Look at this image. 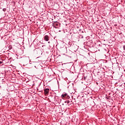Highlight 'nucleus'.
<instances>
[{"instance_id": "obj_1", "label": "nucleus", "mask_w": 125, "mask_h": 125, "mask_svg": "<svg viewBox=\"0 0 125 125\" xmlns=\"http://www.w3.org/2000/svg\"><path fill=\"white\" fill-rule=\"evenodd\" d=\"M33 54L40 55V54H42V51L39 49H35L33 51Z\"/></svg>"}, {"instance_id": "obj_2", "label": "nucleus", "mask_w": 125, "mask_h": 125, "mask_svg": "<svg viewBox=\"0 0 125 125\" xmlns=\"http://www.w3.org/2000/svg\"><path fill=\"white\" fill-rule=\"evenodd\" d=\"M33 43L35 47H36V46H39V41L38 40V39L34 40L33 42Z\"/></svg>"}, {"instance_id": "obj_3", "label": "nucleus", "mask_w": 125, "mask_h": 125, "mask_svg": "<svg viewBox=\"0 0 125 125\" xmlns=\"http://www.w3.org/2000/svg\"><path fill=\"white\" fill-rule=\"evenodd\" d=\"M53 26L54 28H59V22L55 21L53 23Z\"/></svg>"}, {"instance_id": "obj_4", "label": "nucleus", "mask_w": 125, "mask_h": 125, "mask_svg": "<svg viewBox=\"0 0 125 125\" xmlns=\"http://www.w3.org/2000/svg\"><path fill=\"white\" fill-rule=\"evenodd\" d=\"M43 40L45 42H48L49 41V36H48V35H44L43 37Z\"/></svg>"}, {"instance_id": "obj_5", "label": "nucleus", "mask_w": 125, "mask_h": 125, "mask_svg": "<svg viewBox=\"0 0 125 125\" xmlns=\"http://www.w3.org/2000/svg\"><path fill=\"white\" fill-rule=\"evenodd\" d=\"M44 94L46 95H47V94H48V93H49V88L44 89Z\"/></svg>"}, {"instance_id": "obj_6", "label": "nucleus", "mask_w": 125, "mask_h": 125, "mask_svg": "<svg viewBox=\"0 0 125 125\" xmlns=\"http://www.w3.org/2000/svg\"><path fill=\"white\" fill-rule=\"evenodd\" d=\"M67 95H68V94L65 93L64 94H62L61 96L62 97V98H66Z\"/></svg>"}, {"instance_id": "obj_7", "label": "nucleus", "mask_w": 125, "mask_h": 125, "mask_svg": "<svg viewBox=\"0 0 125 125\" xmlns=\"http://www.w3.org/2000/svg\"><path fill=\"white\" fill-rule=\"evenodd\" d=\"M8 48H9V50L12 49V45H9L8 46Z\"/></svg>"}, {"instance_id": "obj_8", "label": "nucleus", "mask_w": 125, "mask_h": 125, "mask_svg": "<svg viewBox=\"0 0 125 125\" xmlns=\"http://www.w3.org/2000/svg\"><path fill=\"white\" fill-rule=\"evenodd\" d=\"M66 99H70V96H69L68 95L66 96V97H65Z\"/></svg>"}, {"instance_id": "obj_9", "label": "nucleus", "mask_w": 125, "mask_h": 125, "mask_svg": "<svg viewBox=\"0 0 125 125\" xmlns=\"http://www.w3.org/2000/svg\"><path fill=\"white\" fill-rule=\"evenodd\" d=\"M2 11H4V12H5V11H6V9L3 8Z\"/></svg>"}, {"instance_id": "obj_10", "label": "nucleus", "mask_w": 125, "mask_h": 125, "mask_svg": "<svg viewBox=\"0 0 125 125\" xmlns=\"http://www.w3.org/2000/svg\"><path fill=\"white\" fill-rule=\"evenodd\" d=\"M66 103H67V104H69V103H70V101H69V100L67 101H66Z\"/></svg>"}, {"instance_id": "obj_11", "label": "nucleus", "mask_w": 125, "mask_h": 125, "mask_svg": "<svg viewBox=\"0 0 125 125\" xmlns=\"http://www.w3.org/2000/svg\"><path fill=\"white\" fill-rule=\"evenodd\" d=\"M42 42H43V41H41L40 42V43H42Z\"/></svg>"}, {"instance_id": "obj_12", "label": "nucleus", "mask_w": 125, "mask_h": 125, "mask_svg": "<svg viewBox=\"0 0 125 125\" xmlns=\"http://www.w3.org/2000/svg\"><path fill=\"white\" fill-rule=\"evenodd\" d=\"M2 63H3L2 62L0 61V64H2Z\"/></svg>"}, {"instance_id": "obj_13", "label": "nucleus", "mask_w": 125, "mask_h": 125, "mask_svg": "<svg viewBox=\"0 0 125 125\" xmlns=\"http://www.w3.org/2000/svg\"><path fill=\"white\" fill-rule=\"evenodd\" d=\"M29 62H30V64H31V60H30Z\"/></svg>"}, {"instance_id": "obj_14", "label": "nucleus", "mask_w": 125, "mask_h": 125, "mask_svg": "<svg viewBox=\"0 0 125 125\" xmlns=\"http://www.w3.org/2000/svg\"><path fill=\"white\" fill-rule=\"evenodd\" d=\"M124 49H125V46H124Z\"/></svg>"}, {"instance_id": "obj_15", "label": "nucleus", "mask_w": 125, "mask_h": 125, "mask_svg": "<svg viewBox=\"0 0 125 125\" xmlns=\"http://www.w3.org/2000/svg\"><path fill=\"white\" fill-rule=\"evenodd\" d=\"M48 43H50V42H48Z\"/></svg>"}, {"instance_id": "obj_16", "label": "nucleus", "mask_w": 125, "mask_h": 125, "mask_svg": "<svg viewBox=\"0 0 125 125\" xmlns=\"http://www.w3.org/2000/svg\"><path fill=\"white\" fill-rule=\"evenodd\" d=\"M33 85H35V84H32V86H33Z\"/></svg>"}, {"instance_id": "obj_17", "label": "nucleus", "mask_w": 125, "mask_h": 125, "mask_svg": "<svg viewBox=\"0 0 125 125\" xmlns=\"http://www.w3.org/2000/svg\"><path fill=\"white\" fill-rule=\"evenodd\" d=\"M71 94H72V93H73V92H70Z\"/></svg>"}, {"instance_id": "obj_18", "label": "nucleus", "mask_w": 125, "mask_h": 125, "mask_svg": "<svg viewBox=\"0 0 125 125\" xmlns=\"http://www.w3.org/2000/svg\"><path fill=\"white\" fill-rule=\"evenodd\" d=\"M40 92H42V91H40Z\"/></svg>"}, {"instance_id": "obj_19", "label": "nucleus", "mask_w": 125, "mask_h": 125, "mask_svg": "<svg viewBox=\"0 0 125 125\" xmlns=\"http://www.w3.org/2000/svg\"><path fill=\"white\" fill-rule=\"evenodd\" d=\"M83 37H82V39H83Z\"/></svg>"}]
</instances>
